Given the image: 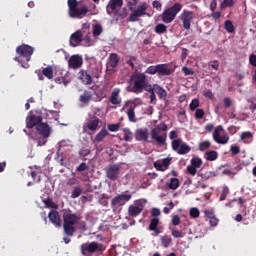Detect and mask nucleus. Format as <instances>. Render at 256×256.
Returning <instances> with one entry per match:
<instances>
[{
  "mask_svg": "<svg viewBox=\"0 0 256 256\" xmlns=\"http://www.w3.org/2000/svg\"><path fill=\"white\" fill-rule=\"evenodd\" d=\"M161 243H162V247H165V249H167V247H169V245L173 243V239L169 236H162Z\"/></svg>",
  "mask_w": 256,
  "mask_h": 256,
  "instance_id": "e433bc0d",
  "label": "nucleus"
},
{
  "mask_svg": "<svg viewBox=\"0 0 256 256\" xmlns=\"http://www.w3.org/2000/svg\"><path fill=\"white\" fill-rule=\"evenodd\" d=\"M82 193H83V188H81V186L74 187L71 193V199H77V197H79Z\"/></svg>",
  "mask_w": 256,
  "mask_h": 256,
  "instance_id": "c9c22d12",
  "label": "nucleus"
},
{
  "mask_svg": "<svg viewBox=\"0 0 256 256\" xmlns=\"http://www.w3.org/2000/svg\"><path fill=\"white\" fill-rule=\"evenodd\" d=\"M81 249L83 255H85V253H96V251H105V247H103V244H99L97 242L83 243L81 245Z\"/></svg>",
  "mask_w": 256,
  "mask_h": 256,
  "instance_id": "9b49d317",
  "label": "nucleus"
},
{
  "mask_svg": "<svg viewBox=\"0 0 256 256\" xmlns=\"http://www.w3.org/2000/svg\"><path fill=\"white\" fill-rule=\"evenodd\" d=\"M76 171L78 173H83V171H89V166L87 165V163L82 162L77 168Z\"/></svg>",
  "mask_w": 256,
  "mask_h": 256,
  "instance_id": "864d4df0",
  "label": "nucleus"
},
{
  "mask_svg": "<svg viewBox=\"0 0 256 256\" xmlns=\"http://www.w3.org/2000/svg\"><path fill=\"white\" fill-rule=\"evenodd\" d=\"M199 105H201L199 98H195L191 101V103L189 104V109L190 111H197Z\"/></svg>",
  "mask_w": 256,
  "mask_h": 256,
  "instance_id": "4c0bfd02",
  "label": "nucleus"
},
{
  "mask_svg": "<svg viewBox=\"0 0 256 256\" xmlns=\"http://www.w3.org/2000/svg\"><path fill=\"white\" fill-rule=\"evenodd\" d=\"M221 131H223V126H217L213 132V139L215 143H218V145H227V143H229V135L224 134L221 136Z\"/></svg>",
  "mask_w": 256,
  "mask_h": 256,
  "instance_id": "f8f14e48",
  "label": "nucleus"
},
{
  "mask_svg": "<svg viewBox=\"0 0 256 256\" xmlns=\"http://www.w3.org/2000/svg\"><path fill=\"white\" fill-rule=\"evenodd\" d=\"M189 151H191V148L189 147V145H187V143L182 142V144L180 145V148L177 151L178 155H187V153H189Z\"/></svg>",
  "mask_w": 256,
  "mask_h": 256,
  "instance_id": "7c9ffc66",
  "label": "nucleus"
},
{
  "mask_svg": "<svg viewBox=\"0 0 256 256\" xmlns=\"http://www.w3.org/2000/svg\"><path fill=\"white\" fill-rule=\"evenodd\" d=\"M181 9H183V5H181V3H175L173 6L164 10L161 15L163 23H173Z\"/></svg>",
  "mask_w": 256,
  "mask_h": 256,
  "instance_id": "423d86ee",
  "label": "nucleus"
},
{
  "mask_svg": "<svg viewBox=\"0 0 256 256\" xmlns=\"http://www.w3.org/2000/svg\"><path fill=\"white\" fill-rule=\"evenodd\" d=\"M77 5H79L77 0H68L69 15L72 19H83L89 13V8L87 6L77 8Z\"/></svg>",
  "mask_w": 256,
  "mask_h": 256,
  "instance_id": "39448f33",
  "label": "nucleus"
},
{
  "mask_svg": "<svg viewBox=\"0 0 256 256\" xmlns=\"http://www.w3.org/2000/svg\"><path fill=\"white\" fill-rule=\"evenodd\" d=\"M136 141H149V130L147 128L137 129L135 132Z\"/></svg>",
  "mask_w": 256,
  "mask_h": 256,
  "instance_id": "aec40b11",
  "label": "nucleus"
},
{
  "mask_svg": "<svg viewBox=\"0 0 256 256\" xmlns=\"http://www.w3.org/2000/svg\"><path fill=\"white\" fill-rule=\"evenodd\" d=\"M42 121H43V117L32 114L28 116L26 119V127L28 129H33V127H37L38 125H40Z\"/></svg>",
  "mask_w": 256,
  "mask_h": 256,
  "instance_id": "dca6fc26",
  "label": "nucleus"
},
{
  "mask_svg": "<svg viewBox=\"0 0 256 256\" xmlns=\"http://www.w3.org/2000/svg\"><path fill=\"white\" fill-rule=\"evenodd\" d=\"M133 195L131 194H118L111 200L112 207H123L128 201H131Z\"/></svg>",
  "mask_w": 256,
  "mask_h": 256,
  "instance_id": "ddd939ff",
  "label": "nucleus"
},
{
  "mask_svg": "<svg viewBox=\"0 0 256 256\" xmlns=\"http://www.w3.org/2000/svg\"><path fill=\"white\" fill-rule=\"evenodd\" d=\"M204 215L207 219L211 220L215 217V210L206 209V210H204Z\"/></svg>",
  "mask_w": 256,
  "mask_h": 256,
  "instance_id": "603ef678",
  "label": "nucleus"
},
{
  "mask_svg": "<svg viewBox=\"0 0 256 256\" xmlns=\"http://www.w3.org/2000/svg\"><path fill=\"white\" fill-rule=\"evenodd\" d=\"M147 82V75L145 73H137L133 77V87L130 88L131 93H135L139 95V93L143 92V88L145 87V83Z\"/></svg>",
  "mask_w": 256,
  "mask_h": 256,
  "instance_id": "0eeeda50",
  "label": "nucleus"
},
{
  "mask_svg": "<svg viewBox=\"0 0 256 256\" xmlns=\"http://www.w3.org/2000/svg\"><path fill=\"white\" fill-rule=\"evenodd\" d=\"M127 108L128 110L126 111V115L130 123H137V119L135 118V109L137 108V104L131 100L126 101L121 111H125Z\"/></svg>",
  "mask_w": 256,
  "mask_h": 256,
  "instance_id": "9d476101",
  "label": "nucleus"
},
{
  "mask_svg": "<svg viewBox=\"0 0 256 256\" xmlns=\"http://www.w3.org/2000/svg\"><path fill=\"white\" fill-rule=\"evenodd\" d=\"M83 65V57L80 55H72L68 60V67L70 69H80Z\"/></svg>",
  "mask_w": 256,
  "mask_h": 256,
  "instance_id": "2eb2a0df",
  "label": "nucleus"
},
{
  "mask_svg": "<svg viewBox=\"0 0 256 256\" xmlns=\"http://www.w3.org/2000/svg\"><path fill=\"white\" fill-rule=\"evenodd\" d=\"M103 33V27L100 24H96L93 26V36L99 37Z\"/></svg>",
  "mask_w": 256,
  "mask_h": 256,
  "instance_id": "79ce46f5",
  "label": "nucleus"
},
{
  "mask_svg": "<svg viewBox=\"0 0 256 256\" xmlns=\"http://www.w3.org/2000/svg\"><path fill=\"white\" fill-rule=\"evenodd\" d=\"M172 225H174V227H177V225H181V218L179 217V215L173 216Z\"/></svg>",
  "mask_w": 256,
  "mask_h": 256,
  "instance_id": "052dcab7",
  "label": "nucleus"
},
{
  "mask_svg": "<svg viewBox=\"0 0 256 256\" xmlns=\"http://www.w3.org/2000/svg\"><path fill=\"white\" fill-rule=\"evenodd\" d=\"M167 185L169 189H172V191H176V189H179V179L171 178L170 182Z\"/></svg>",
  "mask_w": 256,
  "mask_h": 256,
  "instance_id": "f704fd0d",
  "label": "nucleus"
},
{
  "mask_svg": "<svg viewBox=\"0 0 256 256\" xmlns=\"http://www.w3.org/2000/svg\"><path fill=\"white\" fill-rule=\"evenodd\" d=\"M154 167L157 169V171H167L161 162H154Z\"/></svg>",
  "mask_w": 256,
  "mask_h": 256,
  "instance_id": "0e129e2a",
  "label": "nucleus"
},
{
  "mask_svg": "<svg viewBox=\"0 0 256 256\" xmlns=\"http://www.w3.org/2000/svg\"><path fill=\"white\" fill-rule=\"evenodd\" d=\"M63 229L65 235L73 237L75 235V226L80 221V217L73 214L71 210H63Z\"/></svg>",
  "mask_w": 256,
  "mask_h": 256,
  "instance_id": "f257e3e1",
  "label": "nucleus"
},
{
  "mask_svg": "<svg viewBox=\"0 0 256 256\" xmlns=\"http://www.w3.org/2000/svg\"><path fill=\"white\" fill-rule=\"evenodd\" d=\"M155 33H157L158 35H163V33H167V26H165V24L156 25Z\"/></svg>",
  "mask_w": 256,
  "mask_h": 256,
  "instance_id": "58836bf2",
  "label": "nucleus"
},
{
  "mask_svg": "<svg viewBox=\"0 0 256 256\" xmlns=\"http://www.w3.org/2000/svg\"><path fill=\"white\" fill-rule=\"evenodd\" d=\"M157 227H159V218H152L148 227L149 231H154L155 235H159L161 230H159Z\"/></svg>",
  "mask_w": 256,
  "mask_h": 256,
  "instance_id": "a878e982",
  "label": "nucleus"
},
{
  "mask_svg": "<svg viewBox=\"0 0 256 256\" xmlns=\"http://www.w3.org/2000/svg\"><path fill=\"white\" fill-rule=\"evenodd\" d=\"M79 75V78L85 85H91L93 83V78L89 75V73H87V71L81 70Z\"/></svg>",
  "mask_w": 256,
  "mask_h": 256,
  "instance_id": "393cba45",
  "label": "nucleus"
},
{
  "mask_svg": "<svg viewBox=\"0 0 256 256\" xmlns=\"http://www.w3.org/2000/svg\"><path fill=\"white\" fill-rule=\"evenodd\" d=\"M227 195H229V187L226 186L222 189L220 201H225V199H227Z\"/></svg>",
  "mask_w": 256,
  "mask_h": 256,
  "instance_id": "6e6d98bb",
  "label": "nucleus"
},
{
  "mask_svg": "<svg viewBox=\"0 0 256 256\" xmlns=\"http://www.w3.org/2000/svg\"><path fill=\"white\" fill-rule=\"evenodd\" d=\"M235 5V0H223L220 4L221 9H225L227 7H233Z\"/></svg>",
  "mask_w": 256,
  "mask_h": 256,
  "instance_id": "de8ad7c7",
  "label": "nucleus"
},
{
  "mask_svg": "<svg viewBox=\"0 0 256 256\" xmlns=\"http://www.w3.org/2000/svg\"><path fill=\"white\" fill-rule=\"evenodd\" d=\"M48 217L55 227H61V217L59 216V212L57 210L50 211Z\"/></svg>",
  "mask_w": 256,
  "mask_h": 256,
  "instance_id": "4be33fe9",
  "label": "nucleus"
},
{
  "mask_svg": "<svg viewBox=\"0 0 256 256\" xmlns=\"http://www.w3.org/2000/svg\"><path fill=\"white\" fill-rule=\"evenodd\" d=\"M30 139H33L34 141L37 142V146L38 147H43V145H45L47 143V138L43 137V138H35L32 135H29Z\"/></svg>",
  "mask_w": 256,
  "mask_h": 256,
  "instance_id": "a19ab883",
  "label": "nucleus"
},
{
  "mask_svg": "<svg viewBox=\"0 0 256 256\" xmlns=\"http://www.w3.org/2000/svg\"><path fill=\"white\" fill-rule=\"evenodd\" d=\"M119 65V55L112 53L109 57L108 67L115 69Z\"/></svg>",
  "mask_w": 256,
  "mask_h": 256,
  "instance_id": "cd10ccee",
  "label": "nucleus"
},
{
  "mask_svg": "<svg viewBox=\"0 0 256 256\" xmlns=\"http://www.w3.org/2000/svg\"><path fill=\"white\" fill-rule=\"evenodd\" d=\"M43 203L49 209H57V204H55V202H53V199H51V198H47V199L43 200Z\"/></svg>",
  "mask_w": 256,
  "mask_h": 256,
  "instance_id": "37998d69",
  "label": "nucleus"
},
{
  "mask_svg": "<svg viewBox=\"0 0 256 256\" xmlns=\"http://www.w3.org/2000/svg\"><path fill=\"white\" fill-rule=\"evenodd\" d=\"M199 209L198 208H192L190 209V216L192 217V219H197V217H199Z\"/></svg>",
  "mask_w": 256,
  "mask_h": 256,
  "instance_id": "bf43d9fd",
  "label": "nucleus"
},
{
  "mask_svg": "<svg viewBox=\"0 0 256 256\" xmlns=\"http://www.w3.org/2000/svg\"><path fill=\"white\" fill-rule=\"evenodd\" d=\"M154 91L158 95L159 99L162 101H167V91L159 86V84H154Z\"/></svg>",
  "mask_w": 256,
  "mask_h": 256,
  "instance_id": "b1692460",
  "label": "nucleus"
},
{
  "mask_svg": "<svg viewBox=\"0 0 256 256\" xmlns=\"http://www.w3.org/2000/svg\"><path fill=\"white\" fill-rule=\"evenodd\" d=\"M42 74L47 79H53V66H47L42 70Z\"/></svg>",
  "mask_w": 256,
  "mask_h": 256,
  "instance_id": "72a5a7b5",
  "label": "nucleus"
},
{
  "mask_svg": "<svg viewBox=\"0 0 256 256\" xmlns=\"http://www.w3.org/2000/svg\"><path fill=\"white\" fill-rule=\"evenodd\" d=\"M100 121L101 120H99V118L90 120L86 123V127L89 129V131H97V129L99 128Z\"/></svg>",
  "mask_w": 256,
  "mask_h": 256,
  "instance_id": "c85d7f7f",
  "label": "nucleus"
},
{
  "mask_svg": "<svg viewBox=\"0 0 256 256\" xmlns=\"http://www.w3.org/2000/svg\"><path fill=\"white\" fill-rule=\"evenodd\" d=\"M123 133L126 141H133V133L129 128H124Z\"/></svg>",
  "mask_w": 256,
  "mask_h": 256,
  "instance_id": "c03bdc74",
  "label": "nucleus"
},
{
  "mask_svg": "<svg viewBox=\"0 0 256 256\" xmlns=\"http://www.w3.org/2000/svg\"><path fill=\"white\" fill-rule=\"evenodd\" d=\"M37 133L47 139L51 135V127L47 123L40 122L36 127Z\"/></svg>",
  "mask_w": 256,
  "mask_h": 256,
  "instance_id": "a211bd4d",
  "label": "nucleus"
},
{
  "mask_svg": "<svg viewBox=\"0 0 256 256\" xmlns=\"http://www.w3.org/2000/svg\"><path fill=\"white\" fill-rule=\"evenodd\" d=\"M143 91H147V93H153L155 91V86H152L148 80L144 84Z\"/></svg>",
  "mask_w": 256,
  "mask_h": 256,
  "instance_id": "3c124183",
  "label": "nucleus"
},
{
  "mask_svg": "<svg viewBox=\"0 0 256 256\" xmlns=\"http://www.w3.org/2000/svg\"><path fill=\"white\" fill-rule=\"evenodd\" d=\"M127 15H129V11L127 10V8H122L115 11V16L117 17V19H125Z\"/></svg>",
  "mask_w": 256,
  "mask_h": 256,
  "instance_id": "2f4dec72",
  "label": "nucleus"
},
{
  "mask_svg": "<svg viewBox=\"0 0 256 256\" xmlns=\"http://www.w3.org/2000/svg\"><path fill=\"white\" fill-rule=\"evenodd\" d=\"M145 73L148 75H162V76H168L173 73V69L169 68V64H157L155 66H149Z\"/></svg>",
  "mask_w": 256,
  "mask_h": 256,
  "instance_id": "6e6552de",
  "label": "nucleus"
},
{
  "mask_svg": "<svg viewBox=\"0 0 256 256\" xmlns=\"http://www.w3.org/2000/svg\"><path fill=\"white\" fill-rule=\"evenodd\" d=\"M91 99H93V93H91V91H89V90H85L83 92V94L80 95V97H79L80 103H84V104L89 103V101H91Z\"/></svg>",
  "mask_w": 256,
  "mask_h": 256,
  "instance_id": "bb28decb",
  "label": "nucleus"
},
{
  "mask_svg": "<svg viewBox=\"0 0 256 256\" xmlns=\"http://www.w3.org/2000/svg\"><path fill=\"white\" fill-rule=\"evenodd\" d=\"M193 19H195V13L190 10H183L180 15L184 29H191V21H193Z\"/></svg>",
  "mask_w": 256,
  "mask_h": 256,
  "instance_id": "4468645a",
  "label": "nucleus"
},
{
  "mask_svg": "<svg viewBox=\"0 0 256 256\" xmlns=\"http://www.w3.org/2000/svg\"><path fill=\"white\" fill-rule=\"evenodd\" d=\"M144 206L143 203L137 202L135 205H130L128 208V215L129 217H138V215H141V212L143 211Z\"/></svg>",
  "mask_w": 256,
  "mask_h": 256,
  "instance_id": "f3484780",
  "label": "nucleus"
},
{
  "mask_svg": "<svg viewBox=\"0 0 256 256\" xmlns=\"http://www.w3.org/2000/svg\"><path fill=\"white\" fill-rule=\"evenodd\" d=\"M81 41H83V33L81 32V30L74 32L70 37L71 47H77V45H79Z\"/></svg>",
  "mask_w": 256,
  "mask_h": 256,
  "instance_id": "412c9836",
  "label": "nucleus"
},
{
  "mask_svg": "<svg viewBox=\"0 0 256 256\" xmlns=\"http://www.w3.org/2000/svg\"><path fill=\"white\" fill-rule=\"evenodd\" d=\"M195 119H203L205 117V110L198 108L195 110Z\"/></svg>",
  "mask_w": 256,
  "mask_h": 256,
  "instance_id": "8fccbe9b",
  "label": "nucleus"
},
{
  "mask_svg": "<svg viewBox=\"0 0 256 256\" xmlns=\"http://www.w3.org/2000/svg\"><path fill=\"white\" fill-rule=\"evenodd\" d=\"M182 144H183V140L182 139L172 140V149H173V151H177L178 152Z\"/></svg>",
  "mask_w": 256,
  "mask_h": 256,
  "instance_id": "ea45409f",
  "label": "nucleus"
},
{
  "mask_svg": "<svg viewBox=\"0 0 256 256\" xmlns=\"http://www.w3.org/2000/svg\"><path fill=\"white\" fill-rule=\"evenodd\" d=\"M210 147L211 142L207 140L199 143V151H206V149H209Z\"/></svg>",
  "mask_w": 256,
  "mask_h": 256,
  "instance_id": "09e8293b",
  "label": "nucleus"
},
{
  "mask_svg": "<svg viewBox=\"0 0 256 256\" xmlns=\"http://www.w3.org/2000/svg\"><path fill=\"white\" fill-rule=\"evenodd\" d=\"M232 103L233 102L231 101V98H229V97H225L223 99V104H224L225 109H229V107H231Z\"/></svg>",
  "mask_w": 256,
  "mask_h": 256,
  "instance_id": "e2e57ef3",
  "label": "nucleus"
},
{
  "mask_svg": "<svg viewBox=\"0 0 256 256\" xmlns=\"http://www.w3.org/2000/svg\"><path fill=\"white\" fill-rule=\"evenodd\" d=\"M106 177L110 181H117L121 177V166L119 164H110L106 167Z\"/></svg>",
  "mask_w": 256,
  "mask_h": 256,
  "instance_id": "1a4fd4ad",
  "label": "nucleus"
},
{
  "mask_svg": "<svg viewBox=\"0 0 256 256\" xmlns=\"http://www.w3.org/2000/svg\"><path fill=\"white\" fill-rule=\"evenodd\" d=\"M54 159H55V161H57L60 165H63V156H61V146H59V149L57 150Z\"/></svg>",
  "mask_w": 256,
  "mask_h": 256,
  "instance_id": "5fc2aeb1",
  "label": "nucleus"
},
{
  "mask_svg": "<svg viewBox=\"0 0 256 256\" xmlns=\"http://www.w3.org/2000/svg\"><path fill=\"white\" fill-rule=\"evenodd\" d=\"M224 27L228 33H233V31H235V27L233 26V22H231V20H226Z\"/></svg>",
  "mask_w": 256,
  "mask_h": 256,
  "instance_id": "a18cd8bd",
  "label": "nucleus"
},
{
  "mask_svg": "<svg viewBox=\"0 0 256 256\" xmlns=\"http://www.w3.org/2000/svg\"><path fill=\"white\" fill-rule=\"evenodd\" d=\"M119 7H123V0H110L106 7L107 14L112 15Z\"/></svg>",
  "mask_w": 256,
  "mask_h": 256,
  "instance_id": "6ab92c4d",
  "label": "nucleus"
},
{
  "mask_svg": "<svg viewBox=\"0 0 256 256\" xmlns=\"http://www.w3.org/2000/svg\"><path fill=\"white\" fill-rule=\"evenodd\" d=\"M191 165L192 167H195L196 169H199V167H201V165H203V161L201 160V158H192L191 159Z\"/></svg>",
  "mask_w": 256,
  "mask_h": 256,
  "instance_id": "49530a36",
  "label": "nucleus"
},
{
  "mask_svg": "<svg viewBox=\"0 0 256 256\" xmlns=\"http://www.w3.org/2000/svg\"><path fill=\"white\" fill-rule=\"evenodd\" d=\"M16 53L19 56H16L14 58V61H17V63H21V67H23L24 69H29V61H31V56L34 53V49L33 47H31L30 45L27 44H22L20 46H18L16 48ZM25 59V61L27 62L26 64H23V60Z\"/></svg>",
  "mask_w": 256,
  "mask_h": 256,
  "instance_id": "7ed1b4c3",
  "label": "nucleus"
},
{
  "mask_svg": "<svg viewBox=\"0 0 256 256\" xmlns=\"http://www.w3.org/2000/svg\"><path fill=\"white\" fill-rule=\"evenodd\" d=\"M119 93H121V89L115 88L110 96V103L112 105H121V98H119Z\"/></svg>",
  "mask_w": 256,
  "mask_h": 256,
  "instance_id": "5701e85b",
  "label": "nucleus"
},
{
  "mask_svg": "<svg viewBox=\"0 0 256 256\" xmlns=\"http://www.w3.org/2000/svg\"><path fill=\"white\" fill-rule=\"evenodd\" d=\"M217 225H219V218H216V216L210 218V226L217 227Z\"/></svg>",
  "mask_w": 256,
  "mask_h": 256,
  "instance_id": "338daca9",
  "label": "nucleus"
},
{
  "mask_svg": "<svg viewBox=\"0 0 256 256\" xmlns=\"http://www.w3.org/2000/svg\"><path fill=\"white\" fill-rule=\"evenodd\" d=\"M107 135H109V131H107V129L103 128L96 136H95V141H97V143H101V141H103V139L105 137H107Z\"/></svg>",
  "mask_w": 256,
  "mask_h": 256,
  "instance_id": "473e14b6",
  "label": "nucleus"
},
{
  "mask_svg": "<svg viewBox=\"0 0 256 256\" xmlns=\"http://www.w3.org/2000/svg\"><path fill=\"white\" fill-rule=\"evenodd\" d=\"M108 131H111L112 133L119 131V124H109Z\"/></svg>",
  "mask_w": 256,
  "mask_h": 256,
  "instance_id": "680f3d73",
  "label": "nucleus"
},
{
  "mask_svg": "<svg viewBox=\"0 0 256 256\" xmlns=\"http://www.w3.org/2000/svg\"><path fill=\"white\" fill-rule=\"evenodd\" d=\"M168 127L165 122H161L157 127L150 131L151 139L157 143L159 147L167 145V133H162L161 131H167Z\"/></svg>",
  "mask_w": 256,
  "mask_h": 256,
  "instance_id": "20e7f679",
  "label": "nucleus"
},
{
  "mask_svg": "<svg viewBox=\"0 0 256 256\" xmlns=\"http://www.w3.org/2000/svg\"><path fill=\"white\" fill-rule=\"evenodd\" d=\"M182 72L184 73V75L186 77L189 76V75H195V71H193V69H191L187 66L182 67Z\"/></svg>",
  "mask_w": 256,
  "mask_h": 256,
  "instance_id": "4d7b16f0",
  "label": "nucleus"
},
{
  "mask_svg": "<svg viewBox=\"0 0 256 256\" xmlns=\"http://www.w3.org/2000/svg\"><path fill=\"white\" fill-rule=\"evenodd\" d=\"M230 151H231L232 155H239L241 153V148H239V146H237V145H232L230 147Z\"/></svg>",
  "mask_w": 256,
  "mask_h": 256,
  "instance_id": "13d9d810",
  "label": "nucleus"
},
{
  "mask_svg": "<svg viewBox=\"0 0 256 256\" xmlns=\"http://www.w3.org/2000/svg\"><path fill=\"white\" fill-rule=\"evenodd\" d=\"M127 1V7L129 8L132 13L130 14L128 21L130 23H136V21H139V17H151L150 13H147V3H142L137 6V8L134 10L133 7L137 5V0H126Z\"/></svg>",
  "mask_w": 256,
  "mask_h": 256,
  "instance_id": "f03ea898",
  "label": "nucleus"
},
{
  "mask_svg": "<svg viewBox=\"0 0 256 256\" xmlns=\"http://www.w3.org/2000/svg\"><path fill=\"white\" fill-rule=\"evenodd\" d=\"M217 157H219V154L215 150L207 151L204 154L206 161H216Z\"/></svg>",
  "mask_w": 256,
  "mask_h": 256,
  "instance_id": "c756f323",
  "label": "nucleus"
},
{
  "mask_svg": "<svg viewBox=\"0 0 256 256\" xmlns=\"http://www.w3.org/2000/svg\"><path fill=\"white\" fill-rule=\"evenodd\" d=\"M249 63H250V65H252V67H256V55L255 54L250 55Z\"/></svg>",
  "mask_w": 256,
  "mask_h": 256,
  "instance_id": "774afa93",
  "label": "nucleus"
},
{
  "mask_svg": "<svg viewBox=\"0 0 256 256\" xmlns=\"http://www.w3.org/2000/svg\"><path fill=\"white\" fill-rule=\"evenodd\" d=\"M172 235L175 237V239L183 238V232L179 230H172Z\"/></svg>",
  "mask_w": 256,
  "mask_h": 256,
  "instance_id": "69168bd1",
  "label": "nucleus"
}]
</instances>
